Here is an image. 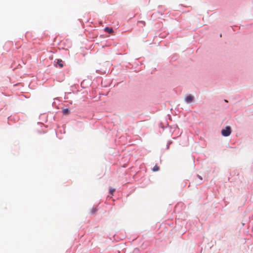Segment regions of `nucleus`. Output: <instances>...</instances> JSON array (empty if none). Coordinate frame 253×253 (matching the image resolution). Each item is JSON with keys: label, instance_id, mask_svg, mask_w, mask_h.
Masks as SVG:
<instances>
[{"label": "nucleus", "instance_id": "nucleus-2", "mask_svg": "<svg viewBox=\"0 0 253 253\" xmlns=\"http://www.w3.org/2000/svg\"><path fill=\"white\" fill-rule=\"evenodd\" d=\"M194 97L192 95H189L185 98V101L188 103H191L193 101Z\"/></svg>", "mask_w": 253, "mask_h": 253}, {"label": "nucleus", "instance_id": "nucleus-8", "mask_svg": "<svg viewBox=\"0 0 253 253\" xmlns=\"http://www.w3.org/2000/svg\"><path fill=\"white\" fill-rule=\"evenodd\" d=\"M138 23H141L142 24H143V26L145 25V22L144 21H140L138 22Z\"/></svg>", "mask_w": 253, "mask_h": 253}, {"label": "nucleus", "instance_id": "nucleus-4", "mask_svg": "<svg viewBox=\"0 0 253 253\" xmlns=\"http://www.w3.org/2000/svg\"><path fill=\"white\" fill-rule=\"evenodd\" d=\"M105 31L108 33H112L113 32V29L110 27H106Z\"/></svg>", "mask_w": 253, "mask_h": 253}, {"label": "nucleus", "instance_id": "nucleus-5", "mask_svg": "<svg viewBox=\"0 0 253 253\" xmlns=\"http://www.w3.org/2000/svg\"><path fill=\"white\" fill-rule=\"evenodd\" d=\"M57 63L60 68H62L63 67V64L62 63V60L58 59Z\"/></svg>", "mask_w": 253, "mask_h": 253}, {"label": "nucleus", "instance_id": "nucleus-3", "mask_svg": "<svg viewBox=\"0 0 253 253\" xmlns=\"http://www.w3.org/2000/svg\"><path fill=\"white\" fill-rule=\"evenodd\" d=\"M62 113L64 115H67L70 114V111L69 109L66 108L62 110Z\"/></svg>", "mask_w": 253, "mask_h": 253}, {"label": "nucleus", "instance_id": "nucleus-1", "mask_svg": "<svg viewBox=\"0 0 253 253\" xmlns=\"http://www.w3.org/2000/svg\"><path fill=\"white\" fill-rule=\"evenodd\" d=\"M221 134L223 136H228L230 135L231 133V128L229 126H227L225 128H223L221 130Z\"/></svg>", "mask_w": 253, "mask_h": 253}, {"label": "nucleus", "instance_id": "nucleus-6", "mask_svg": "<svg viewBox=\"0 0 253 253\" xmlns=\"http://www.w3.org/2000/svg\"><path fill=\"white\" fill-rule=\"evenodd\" d=\"M159 167L158 165H156L153 168L152 170L153 171H157L159 170Z\"/></svg>", "mask_w": 253, "mask_h": 253}, {"label": "nucleus", "instance_id": "nucleus-7", "mask_svg": "<svg viewBox=\"0 0 253 253\" xmlns=\"http://www.w3.org/2000/svg\"><path fill=\"white\" fill-rule=\"evenodd\" d=\"M115 188H110V193L111 194H113L114 192L115 191Z\"/></svg>", "mask_w": 253, "mask_h": 253}]
</instances>
